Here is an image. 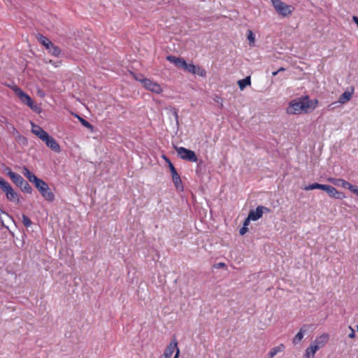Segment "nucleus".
I'll use <instances>...</instances> for the list:
<instances>
[{
    "label": "nucleus",
    "mask_w": 358,
    "mask_h": 358,
    "mask_svg": "<svg viewBox=\"0 0 358 358\" xmlns=\"http://www.w3.org/2000/svg\"><path fill=\"white\" fill-rule=\"evenodd\" d=\"M22 173L27 179L29 178L33 174V173H31L26 166L23 167Z\"/></svg>",
    "instance_id": "c756f323"
},
{
    "label": "nucleus",
    "mask_w": 358,
    "mask_h": 358,
    "mask_svg": "<svg viewBox=\"0 0 358 358\" xmlns=\"http://www.w3.org/2000/svg\"><path fill=\"white\" fill-rule=\"evenodd\" d=\"M248 231V227H242L239 230V234L241 235H244Z\"/></svg>",
    "instance_id": "c9c22d12"
},
{
    "label": "nucleus",
    "mask_w": 358,
    "mask_h": 358,
    "mask_svg": "<svg viewBox=\"0 0 358 358\" xmlns=\"http://www.w3.org/2000/svg\"><path fill=\"white\" fill-rule=\"evenodd\" d=\"M271 2L275 11L282 17H287L290 15L294 10V7L293 6L288 5L281 0H271Z\"/></svg>",
    "instance_id": "39448f33"
},
{
    "label": "nucleus",
    "mask_w": 358,
    "mask_h": 358,
    "mask_svg": "<svg viewBox=\"0 0 358 358\" xmlns=\"http://www.w3.org/2000/svg\"><path fill=\"white\" fill-rule=\"evenodd\" d=\"M162 157L169 164V167L170 166V163H171L170 159L166 155H163Z\"/></svg>",
    "instance_id": "37998d69"
},
{
    "label": "nucleus",
    "mask_w": 358,
    "mask_h": 358,
    "mask_svg": "<svg viewBox=\"0 0 358 358\" xmlns=\"http://www.w3.org/2000/svg\"><path fill=\"white\" fill-rule=\"evenodd\" d=\"M327 342V337H317L306 350L305 358H314L316 352L323 348Z\"/></svg>",
    "instance_id": "20e7f679"
},
{
    "label": "nucleus",
    "mask_w": 358,
    "mask_h": 358,
    "mask_svg": "<svg viewBox=\"0 0 358 358\" xmlns=\"http://www.w3.org/2000/svg\"><path fill=\"white\" fill-rule=\"evenodd\" d=\"M182 69H184L185 71H187L189 73L195 74L196 73V66H195L192 63L187 64L185 62V65H183V66H182Z\"/></svg>",
    "instance_id": "4be33fe9"
},
{
    "label": "nucleus",
    "mask_w": 358,
    "mask_h": 358,
    "mask_svg": "<svg viewBox=\"0 0 358 358\" xmlns=\"http://www.w3.org/2000/svg\"><path fill=\"white\" fill-rule=\"evenodd\" d=\"M352 192L358 196V187L355 185Z\"/></svg>",
    "instance_id": "a18cd8bd"
},
{
    "label": "nucleus",
    "mask_w": 358,
    "mask_h": 358,
    "mask_svg": "<svg viewBox=\"0 0 358 358\" xmlns=\"http://www.w3.org/2000/svg\"><path fill=\"white\" fill-rule=\"evenodd\" d=\"M22 223L26 227H29L31 225L32 222L28 216L23 214L22 216Z\"/></svg>",
    "instance_id": "bb28decb"
},
{
    "label": "nucleus",
    "mask_w": 358,
    "mask_h": 358,
    "mask_svg": "<svg viewBox=\"0 0 358 358\" xmlns=\"http://www.w3.org/2000/svg\"><path fill=\"white\" fill-rule=\"evenodd\" d=\"M35 187L39 191H41L42 189L45 188L48 184L41 179H39L36 182L34 183Z\"/></svg>",
    "instance_id": "393cba45"
},
{
    "label": "nucleus",
    "mask_w": 358,
    "mask_h": 358,
    "mask_svg": "<svg viewBox=\"0 0 358 358\" xmlns=\"http://www.w3.org/2000/svg\"><path fill=\"white\" fill-rule=\"evenodd\" d=\"M36 38L39 43H41L46 50L52 44L49 38L42 34H38Z\"/></svg>",
    "instance_id": "a211bd4d"
},
{
    "label": "nucleus",
    "mask_w": 358,
    "mask_h": 358,
    "mask_svg": "<svg viewBox=\"0 0 358 358\" xmlns=\"http://www.w3.org/2000/svg\"><path fill=\"white\" fill-rule=\"evenodd\" d=\"M315 328V326L312 324H303L295 336H303L307 334H311L313 333Z\"/></svg>",
    "instance_id": "2eb2a0df"
},
{
    "label": "nucleus",
    "mask_w": 358,
    "mask_h": 358,
    "mask_svg": "<svg viewBox=\"0 0 358 358\" xmlns=\"http://www.w3.org/2000/svg\"><path fill=\"white\" fill-rule=\"evenodd\" d=\"M206 71L203 69L196 66L195 74H198L199 76L203 77L206 76Z\"/></svg>",
    "instance_id": "7c9ffc66"
},
{
    "label": "nucleus",
    "mask_w": 358,
    "mask_h": 358,
    "mask_svg": "<svg viewBox=\"0 0 358 358\" xmlns=\"http://www.w3.org/2000/svg\"><path fill=\"white\" fill-rule=\"evenodd\" d=\"M173 116H174L176 122H178V111L176 110H174V111H173Z\"/></svg>",
    "instance_id": "a19ab883"
},
{
    "label": "nucleus",
    "mask_w": 358,
    "mask_h": 358,
    "mask_svg": "<svg viewBox=\"0 0 358 358\" xmlns=\"http://www.w3.org/2000/svg\"><path fill=\"white\" fill-rule=\"evenodd\" d=\"M6 174L10 177L13 182L19 187L24 182V179L18 173L13 172L11 169L7 168L6 169Z\"/></svg>",
    "instance_id": "9d476101"
},
{
    "label": "nucleus",
    "mask_w": 358,
    "mask_h": 358,
    "mask_svg": "<svg viewBox=\"0 0 358 358\" xmlns=\"http://www.w3.org/2000/svg\"><path fill=\"white\" fill-rule=\"evenodd\" d=\"M250 220H252V218H250V216L248 215V217L244 221L243 227H248V225L249 224Z\"/></svg>",
    "instance_id": "58836bf2"
},
{
    "label": "nucleus",
    "mask_w": 358,
    "mask_h": 358,
    "mask_svg": "<svg viewBox=\"0 0 358 358\" xmlns=\"http://www.w3.org/2000/svg\"><path fill=\"white\" fill-rule=\"evenodd\" d=\"M224 266V263H220V264H219V266H220V267H222V266Z\"/></svg>",
    "instance_id": "09e8293b"
},
{
    "label": "nucleus",
    "mask_w": 358,
    "mask_h": 358,
    "mask_svg": "<svg viewBox=\"0 0 358 358\" xmlns=\"http://www.w3.org/2000/svg\"><path fill=\"white\" fill-rule=\"evenodd\" d=\"M15 95L18 96L20 100L24 104H26L29 106L33 111L40 113L41 112V108L38 105L35 104L31 96L22 91L20 87H15L13 89Z\"/></svg>",
    "instance_id": "7ed1b4c3"
},
{
    "label": "nucleus",
    "mask_w": 358,
    "mask_h": 358,
    "mask_svg": "<svg viewBox=\"0 0 358 358\" xmlns=\"http://www.w3.org/2000/svg\"><path fill=\"white\" fill-rule=\"evenodd\" d=\"M176 151L178 157L182 159L192 162H196L198 160V157L195 152L191 150L187 149L184 147H179L176 148Z\"/></svg>",
    "instance_id": "0eeeda50"
},
{
    "label": "nucleus",
    "mask_w": 358,
    "mask_h": 358,
    "mask_svg": "<svg viewBox=\"0 0 358 358\" xmlns=\"http://www.w3.org/2000/svg\"><path fill=\"white\" fill-rule=\"evenodd\" d=\"M78 118H79V120H80V122L82 123V124H83L84 127H87V128H88V129H91V128H92V124H91L88 121H87V120H85V119H83V118H82V117H78Z\"/></svg>",
    "instance_id": "c85d7f7f"
},
{
    "label": "nucleus",
    "mask_w": 358,
    "mask_h": 358,
    "mask_svg": "<svg viewBox=\"0 0 358 358\" xmlns=\"http://www.w3.org/2000/svg\"><path fill=\"white\" fill-rule=\"evenodd\" d=\"M42 196L48 201H53L55 200V194L51 191L48 185L40 192Z\"/></svg>",
    "instance_id": "ddd939ff"
},
{
    "label": "nucleus",
    "mask_w": 358,
    "mask_h": 358,
    "mask_svg": "<svg viewBox=\"0 0 358 358\" xmlns=\"http://www.w3.org/2000/svg\"><path fill=\"white\" fill-rule=\"evenodd\" d=\"M239 88L241 90H243L246 86L250 85L251 80L250 76H247L246 78L238 80V82Z\"/></svg>",
    "instance_id": "412c9836"
},
{
    "label": "nucleus",
    "mask_w": 358,
    "mask_h": 358,
    "mask_svg": "<svg viewBox=\"0 0 358 358\" xmlns=\"http://www.w3.org/2000/svg\"><path fill=\"white\" fill-rule=\"evenodd\" d=\"M134 78L136 80H138L142 83V80H145V78H143V75L141 74H134L133 73Z\"/></svg>",
    "instance_id": "473e14b6"
},
{
    "label": "nucleus",
    "mask_w": 358,
    "mask_h": 358,
    "mask_svg": "<svg viewBox=\"0 0 358 358\" xmlns=\"http://www.w3.org/2000/svg\"><path fill=\"white\" fill-rule=\"evenodd\" d=\"M259 206L261 208V211H262V214L264 213H269L270 212V209L268 208L263 206Z\"/></svg>",
    "instance_id": "e433bc0d"
},
{
    "label": "nucleus",
    "mask_w": 358,
    "mask_h": 358,
    "mask_svg": "<svg viewBox=\"0 0 358 358\" xmlns=\"http://www.w3.org/2000/svg\"><path fill=\"white\" fill-rule=\"evenodd\" d=\"M40 178H38L37 176H36L34 173L32 174V176H31V177L29 178H28V180L31 182H33L34 184L35 182H36Z\"/></svg>",
    "instance_id": "72a5a7b5"
},
{
    "label": "nucleus",
    "mask_w": 358,
    "mask_h": 358,
    "mask_svg": "<svg viewBox=\"0 0 358 358\" xmlns=\"http://www.w3.org/2000/svg\"><path fill=\"white\" fill-rule=\"evenodd\" d=\"M301 338H303V337H301V336H299V337H295V338L294 339L293 343H299V342H300V341H301Z\"/></svg>",
    "instance_id": "79ce46f5"
},
{
    "label": "nucleus",
    "mask_w": 358,
    "mask_h": 358,
    "mask_svg": "<svg viewBox=\"0 0 358 358\" xmlns=\"http://www.w3.org/2000/svg\"><path fill=\"white\" fill-rule=\"evenodd\" d=\"M284 349H285V347L282 344H280L278 346L273 348L268 353V356H269L268 358H273L278 353L282 352L284 350Z\"/></svg>",
    "instance_id": "aec40b11"
},
{
    "label": "nucleus",
    "mask_w": 358,
    "mask_h": 358,
    "mask_svg": "<svg viewBox=\"0 0 358 358\" xmlns=\"http://www.w3.org/2000/svg\"><path fill=\"white\" fill-rule=\"evenodd\" d=\"M285 69L283 67H281V68H280L278 71H279V72H280V71H285Z\"/></svg>",
    "instance_id": "de8ad7c7"
},
{
    "label": "nucleus",
    "mask_w": 358,
    "mask_h": 358,
    "mask_svg": "<svg viewBox=\"0 0 358 358\" xmlns=\"http://www.w3.org/2000/svg\"><path fill=\"white\" fill-rule=\"evenodd\" d=\"M352 97V93L349 92H343L339 97V102L343 103L347 101H349Z\"/></svg>",
    "instance_id": "5701e85b"
},
{
    "label": "nucleus",
    "mask_w": 358,
    "mask_h": 358,
    "mask_svg": "<svg viewBox=\"0 0 358 358\" xmlns=\"http://www.w3.org/2000/svg\"><path fill=\"white\" fill-rule=\"evenodd\" d=\"M262 211H261L259 206H257L255 210H251L248 214L252 221L259 220L262 217Z\"/></svg>",
    "instance_id": "f3484780"
},
{
    "label": "nucleus",
    "mask_w": 358,
    "mask_h": 358,
    "mask_svg": "<svg viewBox=\"0 0 358 358\" xmlns=\"http://www.w3.org/2000/svg\"><path fill=\"white\" fill-rule=\"evenodd\" d=\"M328 186H329L328 185L320 184V187H319V189H322V190H324V191L327 192Z\"/></svg>",
    "instance_id": "ea45409f"
},
{
    "label": "nucleus",
    "mask_w": 358,
    "mask_h": 358,
    "mask_svg": "<svg viewBox=\"0 0 358 358\" xmlns=\"http://www.w3.org/2000/svg\"><path fill=\"white\" fill-rule=\"evenodd\" d=\"M328 180L329 182H332L333 184H334L335 185L341 186L343 188L348 189L350 192H352V190L355 186V185H353L350 184V182L345 181L343 179H335V178H330L328 179Z\"/></svg>",
    "instance_id": "f8f14e48"
},
{
    "label": "nucleus",
    "mask_w": 358,
    "mask_h": 358,
    "mask_svg": "<svg viewBox=\"0 0 358 358\" xmlns=\"http://www.w3.org/2000/svg\"><path fill=\"white\" fill-rule=\"evenodd\" d=\"M166 59L175 64L176 66L180 67L182 69L183 65H185V60L180 57H177L173 55H169L166 57Z\"/></svg>",
    "instance_id": "4468645a"
},
{
    "label": "nucleus",
    "mask_w": 358,
    "mask_h": 358,
    "mask_svg": "<svg viewBox=\"0 0 358 358\" xmlns=\"http://www.w3.org/2000/svg\"><path fill=\"white\" fill-rule=\"evenodd\" d=\"M21 190L25 193L31 194L32 188L29 185V184L24 180V182L22 184V185L19 186Z\"/></svg>",
    "instance_id": "b1692460"
},
{
    "label": "nucleus",
    "mask_w": 358,
    "mask_h": 358,
    "mask_svg": "<svg viewBox=\"0 0 358 358\" xmlns=\"http://www.w3.org/2000/svg\"><path fill=\"white\" fill-rule=\"evenodd\" d=\"M31 132L35 134L38 138L43 141L45 145L50 148L52 150L55 152H59L61 151L59 143L55 139L50 136L42 127L31 122Z\"/></svg>",
    "instance_id": "f03ea898"
},
{
    "label": "nucleus",
    "mask_w": 358,
    "mask_h": 358,
    "mask_svg": "<svg viewBox=\"0 0 358 358\" xmlns=\"http://www.w3.org/2000/svg\"><path fill=\"white\" fill-rule=\"evenodd\" d=\"M163 354L168 358H171L173 354V358H179L180 350L178 347V343L176 339H173L170 342Z\"/></svg>",
    "instance_id": "6e6552de"
},
{
    "label": "nucleus",
    "mask_w": 358,
    "mask_h": 358,
    "mask_svg": "<svg viewBox=\"0 0 358 358\" xmlns=\"http://www.w3.org/2000/svg\"><path fill=\"white\" fill-rule=\"evenodd\" d=\"M347 329L349 331L348 336H355V330L353 329H352L351 327L348 326V327H347Z\"/></svg>",
    "instance_id": "f704fd0d"
},
{
    "label": "nucleus",
    "mask_w": 358,
    "mask_h": 358,
    "mask_svg": "<svg viewBox=\"0 0 358 358\" xmlns=\"http://www.w3.org/2000/svg\"><path fill=\"white\" fill-rule=\"evenodd\" d=\"M248 40L249 41V43L251 46L255 45V34H253V32L251 30L248 31Z\"/></svg>",
    "instance_id": "a878e982"
},
{
    "label": "nucleus",
    "mask_w": 358,
    "mask_h": 358,
    "mask_svg": "<svg viewBox=\"0 0 358 358\" xmlns=\"http://www.w3.org/2000/svg\"><path fill=\"white\" fill-rule=\"evenodd\" d=\"M320 185L319 183H313V184H310L308 186H306L303 187V189L305 190H312V189H319V187H320Z\"/></svg>",
    "instance_id": "cd10ccee"
},
{
    "label": "nucleus",
    "mask_w": 358,
    "mask_h": 358,
    "mask_svg": "<svg viewBox=\"0 0 358 358\" xmlns=\"http://www.w3.org/2000/svg\"><path fill=\"white\" fill-rule=\"evenodd\" d=\"M330 196L336 199H343L344 195L343 193L338 192L335 187L329 185L326 192Z\"/></svg>",
    "instance_id": "dca6fc26"
},
{
    "label": "nucleus",
    "mask_w": 358,
    "mask_h": 358,
    "mask_svg": "<svg viewBox=\"0 0 358 358\" xmlns=\"http://www.w3.org/2000/svg\"><path fill=\"white\" fill-rule=\"evenodd\" d=\"M47 50L49 54L56 57H59L62 54L61 49L53 43L47 49Z\"/></svg>",
    "instance_id": "6ab92c4d"
},
{
    "label": "nucleus",
    "mask_w": 358,
    "mask_h": 358,
    "mask_svg": "<svg viewBox=\"0 0 358 358\" xmlns=\"http://www.w3.org/2000/svg\"><path fill=\"white\" fill-rule=\"evenodd\" d=\"M170 171L172 176V180L177 189L182 188V181L179 174L177 173L176 168L172 163H170Z\"/></svg>",
    "instance_id": "9b49d317"
},
{
    "label": "nucleus",
    "mask_w": 358,
    "mask_h": 358,
    "mask_svg": "<svg viewBox=\"0 0 358 358\" xmlns=\"http://www.w3.org/2000/svg\"><path fill=\"white\" fill-rule=\"evenodd\" d=\"M278 73H279V71H276L273 72V73H272V75H273V76H276Z\"/></svg>",
    "instance_id": "49530a36"
},
{
    "label": "nucleus",
    "mask_w": 358,
    "mask_h": 358,
    "mask_svg": "<svg viewBox=\"0 0 358 358\" xmlns=\"http://www.w3.org/2000/svg\"><path fill=\"white\" fill-rule=\"evenodd\" d=\"M213 100L215 102H216L217 103L220 104L221 107H222V102H223V100L222 99L217 96V95H215V97L213 98Z\"/></svg>",
    "instance_id": "2f4dec72"
},
{
    "label": "nucleus",
    "mask_w": 358,
    "mask_h": 358,
    "mask_svg": "<svg viewBox=\"0 0 358 358\" xmlns=\"http://www.w3.org/2000/svg\"><path fill=\"white\" fill-rule=\"evenodd\" d=\"M0 188L6 194L8 200L19 203L20 199L17 193L15 192L12 186L1 177H0Z\"/></svg>",
    "instance_id": "423d86ee"
},
{
    "label": "nucleus",
    "mask_w": 358,
    "mask_h": 358,
    "mask_svg": "<svg viewBox=\"0 0 358 358\" xmlns=\"http://www.w3.org/2000/svg\"><path fill=\"white\" fill-rule=\"evenodd\" d=\"M142 85L146 90L155 94H160L163 91L159 84L150 79L142 80Z\"/></svg>",
    "instance_id": "1a4fd4ad"
},
{
    "label": "nucleus",
    "mask_w": 358,
    "mask_h": 358,
    "mask_svg": "<svg viewBox=\"0 0 358 358\" xmlns=\"http://www.w3.org/2000/svg\"><path fill=\"white\" fill-rule=\"evenodd\" d=\"M352 20L358 27V17L357 16H353L352 17Z\"/></svg>",
    "instance_id": "c03bdc74"
},
{
    "label": "nucleus",
    "mask_w": 358,
    "mask_h": 358,
    "mask_svg": "<svg viewBox=\"0 0 358 358\" xmlns=\"http://www.w3.org/2000/svg\"><path fill=\"white\" fill-rule=\"evenodd\" d=\"M317 99H309L308 96H301L289 101L286 113L289 115H298L303 112L306 113L309 108L314 110L317 106Z\"/></svg>",
    "instance_id": "f257e3e1"
},
{
    "label": "nucleus",
    "mask_w": 358,
    "mask_h": 358,
    "mask_svg": "<svg viewBox=\"0 0 358 358\" xmlns=\"http://www.w3.org/2000/svg\"><path fill=\"white\" fill-rule=\"evenodd\" d=\"M48 63L51 64L52 65H53L55 67H58L61 64L60 62H53L51 59L48 62Z\"/></svg>",
    "instance_id": "4c0bfd02"
}]
</instances>
